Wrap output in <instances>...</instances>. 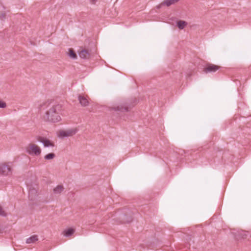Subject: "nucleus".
<instances>
[{
  "label": "nucleus",
  "instance_id": "obj_1",
  "mask_svg": "<svg viewBox=\"0 0 251 251\" xmlns=\"http://www.w3.org/2000/svg\"><path fill=\"white\" fill-rule=\"evenodd\" d=\"M61 105L55 104L50 106L46 112L44 119L45 121L57 123L61 120Z\"/></svg>",
  "mask_w": 251,
  "mask_h": 251
},
{
  "label": "nucleus",
  "instance_id": "obj_2",
  "mask_svg": "<svg viewBox=\"0 0 251 251\" xmlns=\"http://www.w3.org/2000/svg\"><path fill=\"white\" fill-rule=\"evenodd\" d=\"M25 151L29 155L38 156L41 153V149L36 144L30 143L26 147Z\"/></svg>",
  "mask_w": 251,
  "mask_h": 251
},
{
  "label": "nucleus",
  "instance_id": "obj_3",
  "mask_svg": "<svg viewBox=\"0 0 251 251\" xmlns=\"http://www.w3.org/2000/svg\"><path fill=\"white\" fill-rule=\"evenodd\" d=\"M13 163L11 162L0 164V174L4 176H9L12 174Z\"/></svg>",
  "mask_w": 251,
  "mask_h": 251
},
{
  "label": "nucleus",
  "instance_id": "obj_4",
  "mask_svg": "<svg viewBox=\"0 0 251 251\" xmlns=\"http://www.w3.org/2000/svg\"><path fill=\"white\" fill-rule=\"evenodd\" d=\"M78 132V129L76 128H69L66 130H60L57 136L59 138H64L71 137L75 134Z\"/></svg>",
  "mask_w": 251,
  "mask_h": 251
},
{
  "label": "nucleus",
  "instance_id": "obj_5",
  "mask_svg": "<svg viewBox=\"0 0 251 251\" xmlns=\"http://www.w3.org/2000/svg\"><path fill=\"white\" fill-rule=\"evenodd\" d=\"M39 140L45 148H53L54 147V142L46 137H40Z\"/></svg>",
  "mask_w": 251,
  "mask_h": 251
},
{
  "label": "nucleus",
  "instance_id": "obj_6",
  "mask_svg": "<svg viewBox=\"0 0 251 251\" xmlns=\"http://www.w3.org/2000/svg\"><path fill=\"white\" fill-rule=\"evenodd\" d=\"M179 1V0H165L163 2H161L160 4H159L158 5H157L156 6V8L159 9L164 5L170 6L171 5L177 3Z\"/></svg>",
  "mask_w": 251,
  "mask_h": 251
},
{
  "label": "nucleus",
  "instance_id": "obj_7",
  "mask_svg": "<svg viewBox=\"0 0 251 251\" xmlns=\"http://www.w3.org/2000/svg\"><path fill=\"white\" fill-rule=\"evenodd\" d=\"M78 100L80 104L83 106H86L89 104V101L86 96L79 95L78 97Z\"/></svg>",
  "mask_w": 251,
  "mask_h": 251
},
{
  "label": "nucleus",
  "instance_id": "obj_8",
  "mask_svg": "<svg viewBox=\"0 0 251 251\" xmlns=\"http://www.w3.org/2000/svg\"><path fill=\"white\" fill-rule=\"evenodd\" d=\"M219 69V67L212 64L208 65L204 69L205 73L214 72Z\"/></svg>",
  "mask_w": 251,
  "mask_h": 251
},
{
  "label": "nucleus",
  "instance_id": "obj_9",
  "mask_svg": "<svg viewBox=\"0 0 251 251\" xmlns=\"http://www.w3.org/2000/svg\"><path fill=\"white\" fill-rule=\"evenodd\" d=\"M79 56L83 59H87L90 56V53L88 50H82L79 53Z\"/></svg>",
  "mask_w": 251,
  "mask_h": 251
},
{
  "label": "nucleus",
  "instance_id": "obj_10",
  "mask_svg": "<svg viewBox=\"0 0 251 251\" xmlns=\"http://www.w3.org/2000/svg\"><path fill=\"white\" fill-rule=\"evenodd\" d=\"M38 240L37 235H34L28 238L26 240V243L27 244H33Z\"/></svg>",
  "mask_w": 251,
  "mask_h": 251
},
{
  "label": "nucleus",
  "instance_id": "obj_11",
  "mask_svg": "<svg viewBox=\"0 0 251 251\" xmlns=\"http://www.w3.org/2000/svg\"><path fill=\"white\" fill-rule=\"evenodd\" d=\"M112 109L115 111H120L122 112L127 111V107L126 106H114L112 107Z\"/></svg>",
  "mask_w": 251,
  "mask_h": 251
},
{
  "label": "nucleus",
  "instance_id": "obj_12",
  "mask_svg": "<svg viewBox=\"0 0 251 251\" xmlns=\"http://www.w3.org/2000/svg\"><path fill=\"white\" fill-rule=\"evenodd\" d=\"M63 233H64V235L65 237H70L71 235H72L73 234V233H74V230L72 228H70L66 230H65L64 231Z\"/></svg>",
  "mask_w": 251,
  "mask_h": 251
},
{
  "label": "nucleus",
  "instance_id": "obj_13",
  "mask_svg": "<svg viewBox=\"0 0 251 251\" xmlns=\"http://www.w3.org/2000/svg\"><path fill=\"white\" fill-rule=\"evenodd\" d=\"M63 189L64 188L62 186L58 185L53 189V193L55 194H59L63 191Z\"/></svg>",
  "mask_w": 251,
  "mask_h": 251
},
{
  "label": "nucleus",
  "instance_id": "obj_14",
  "mask_svg": "<svg viewBox=\"0 0 251 251\" xmlns=\"http://www.w3.org/2000/svg\"><path fill=\"white\" fill-rule=\"evenodd\" d=\"M187 25V22L184 21H179L177 22V26L180 29H183Z\"/></svg>",
  "mask_w": 251,
  "mask_h": 251
},
{
  "label": "nucleus",
  "instance_id": "obj_15",
  "mask_svg": "<svg viewBox=\"0 0 251 251\" xmlns=\"http://www.w3.org/2000/svg\"><path fill=\"white\" fill-rule=\"evenodd\" d=\"M55 157V154L53 153H50L45 156L44 158L46 160H51Z\"/></svg>",
  "mask_w": 251,
  "mask_h": 251
},
{
  "label": "nucleus",
  "instance_id": "obj_16",
  "mask_svg": "<svg viewBox=\"0 0 251 251\" xmlns=\"http://www.w3.org/2000/svg\"><path fill=\"white\" fill-rule=\"evenodd\" d=\"M69 56L72 59H76V55L72 49H69Z\"/></svg>",
  "mask_w": 251,
  "mask_h": 251
},
{
  "label": "nucleus",
  "instance_id": "obj_17",
  "mask_svg": "<svg viewBox=\"0 0 251 251\" xmlns=\"http://www.w3.org/2000/svg\"><path fill=\"white\" fill-rule=\"evenodd\" d=\"M36 193H37L36 191L34 189H30L29 190L28 195H29V197L31 198L30 199L31 200H32V198H31L32 194H33L34 193L36 194Z\"/></svg>",
  "mask_w": 251,
  "mask_h": 251
},
{
  "label": "nucleus",
  "instance_id": "obj_18",
  "mask_svg": "<svg viewBox=\"0 0 251 251\" xmlns=\"http://www.w3.org/2000/svg\"><path fill=\"white\" fill-rule=\"evenodd\" d=\"M0 216H6V214L4 211L3 210L2 207L0 205Z\"/></svg>",
  "mask_w": 251,
  "mask_h": 251
},
{
  "label": "nucleus",
  "instance_id": "obj_19",
  "mask_svg": "<svg viewBox=\"0 0 251 251\" xmlns=\"http://www.w3.org/2000/svg\"><path fill=\"white\" fill-rule=\"evenodd\" d=\"M6 107V104L4 101L0 100V108H4Z\"/></svg>",
  "mask_w": 251,
  "mask_h": 251
},
{
  "label": "nucleus",
  "instance_id": "obj_20",
  "mask_svg": "<svg viewBox=\"0 0 251 251\" xmlns=\"http://www.w3.org/2000/svg\"><path fill=\"white\" fill-rule=\"evenodd\" d=\"M247 233L248 232L246 231H242L240 234L242 236V237L244 238V237H246L247 235Z\"/></svg>",
  "mask_w": 251,
  "mask_h": 251
},
{
  "label": "nucleus",
  "instance_id": "obj_21",
  "mask_svg": "<svg viewBox=\"0 0 251 251\" xmlns=\"http://www.w3.org/2000/svg\"><path fill=\"white\" fill-rule=\"evenodd\" d=\"M97 0H89V1L92 3H95Z\"/></svg>",
  "mask_w": 251,
  "mask_h": 251
},
{
  "label": "nucleus",
  "instance_id": "obj_22",
  "mask_svg": "<svg viewBox=\"0 0 251 251\" xmlns=\"http://www.w3.org/2000/svg\"><path fill=\"white\" fill-rule=\"evenodd\" d=\"M5 17L4 16V14H2L0 16V17L1 19H2V18H4Z\"/></svg>",
  "mask_w": 251,
  "mask_h": 251
}]
</instances>
